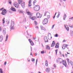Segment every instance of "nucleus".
Returning a JSON list of instances; mask_svg holds the SVG:
<instances>
[{
    "instance_id": "nucleus-1",
    "label": "nucleus",
    "mask_w": 73,
    "mask_h": 73,
    "mask_svg": "<svg viewBox=\"0 0 73 73\" xmlns=\"http://www.w3.org/2000/svg\"><path fill=\"white\" fill-rule=\"evenodd\" d=\"M34 10L36 11H38L40 9V6L38 5H35V7H34Z\"/></svg>"
},
{
    "instance_id": "nucleus-2",
    "label": "nucleus",
    "mask_w": 73,
    "mask_h": 73,
    "mask_svg": "<svg viewBox=\"0 0 73 73\" xmlns=\"http://www.w3.org/2000/svg\"><path fill=\"white\" fill-rule=\"evenodd\" d=\"M14 25H15V23L13 21L11 23V26L10 27V31L11 30H13L14 29Z\"/></svg>"
},
{
    "instance_id": "nucleus-3",
    "label": "nucleus",
    "mask_w": 73,
    "mask_h": 73,
    "mask_svg": "<svg viewBox=\"0 0 73 73\" xmlns=\"http://www.w3.org/2000/svg\"><path fill=\"white\" fill-rule=\"evenodd\" d=\"M48 23V19L47 18H45L44 19L43 22V24L45 25V24H46L47 23Z\"/></svg>"
},
{
    "instance_id": "nucleus-4",
    "label": "nucleus",
    "mask_w": 73,
    "mask_h": 73,
    "mask_svg": "<svg viewBox=\"0 0 73 73\" xmlns=\"http://www.w3.org/2000/svg\"><path fill=\"white\" fill-rule=\"evenodd\" d=\"M36 15L37 18H39V19H40L42 16V14H40V13L38 12L36 13Z\"/></svg>"
},
{
    "instance_id": "nucleus-5",
    "label": "nucleus",
    "mask_w": 73,
    "mask_h": 73,
    "mask_svg": "<svg viewBox=\"0 0 73 73\" xmlns=\"http://www.w3.org/2000/svg\"><path fill=\"white\" fill-rule=\"evenodd\" d=\"M7 13V11L5 9H4L2 11V12L1 13L2 15H5Z\"/></svg>"
},
{
    "instance_id": "nucleus-6",
    "label": "nucleus",
    "mask_w": 73,
    "mask_h": 73,
    "mask_svg": "<svg viewBox=\"0 0 73 73\" xmlns=\"http://www.w3.org/2000/svg\"><path fill=\"white\" fill-rule=\"evenodd\" d=\"M44 40L45 42H48V40L47 39V37L45 36L44 37Z\"/></svg>"
},
{
    "instance_id": "nucleus-7",
    "label": "nucleus",
    "mask_w": 73,
    "mask_h": 73,
    "mask_svg": "<svg viewBox=\"0 0 73 73\" xmlns=\"http://www.w3.org/2000/svg\"><path fill=\"white\" fill-rule=\"evenodd\" d=\"M29 42H30V43L31 45L33 46V45H34V43H33V41H32V40L31 39H29Z\"/></svg>"
},
{
    "instance_id": "nucleus-8",
    "label": "nucleus",
    "mask_w": 73,
    "mask_h": 73,
    "mask_svg": "<svg viewBox=\"0 0 73 73\" xmlns=\"http://www.w3.org/2000/svg\"><path fill=\"white\" fill-rule=\"evenodd\" d=\"M21 5L23 8H25V2H24L23 3H21Z\"/></svg>"
},
{
    "instance_id": "nucleus-9",
    "label": "nucleus",
    "mask_w": 73,
    "mask_h": 73,
    "mask_svg": "<svg viewBox=\"0 0 73 73\" xmlns=\"http://www.w3.org/2000/svg\"><path fill=\"white\" fill-rule=\"evenodd\" d=\"M55 44H56V43L54 41H53L52 44L51 45V47H53L54 46V45Z\"/></svg>"
},
{
    "instance_id": "nucleus-10",
    "label": "nucleus",
    "mask_w": 73,
    "mask_h": 73,
    "mask_svg": "<svg viewBox=\"0 0 73 73\" xmlns=\"http://www.w3.org/2000/svg\"><path fill=\"white\" fill-rule=\"evenodd\" d=\"M11 10L13 11L14 12H16V10L15 8L13 7H12L11 8Z\"/></svg>"
},
{
    "instance_id": "nucleus-11",
    "label": "nucleus",
    "mask_w": 73,
    "mask_h": 73,
    "mask_svg": "<svg viewBox=\"0 0 73 73\" xmlns=\"http://www.w3.org/2000/svg\"><path fill=\"white\" fill-rule=\"evenodd\" d=\"M3 34H4V35H5V34H6V28H4L3 29Z\"/></svg>"
},
{
    "instance_id": "nucleus-12",
    "label": "nucleus",
    "mask_w": 73,
    "mask_h": 73,
    "mask_svg": "<svg viewBox=\"0 0 73 73\" xmlns=\"http://www.w3.org/2000/svg\"><path fill=\"white\" fill-rule=\"evenodd\" d=\"M56 62L57 63L58 62H60V61H61V58H58L56 60Z\"/></svg>"
},
{
    "instance_id": "nucleus-13",
    "label": "nucleus",
    "mask_w": 73,
    "mask_h": 73,
    "mask_svg": "<svg viewBox=\"0 0 73 73\" xmlns=\"http://www.w3.org/2000/svg\"><path fill=\"white\" fill-rule=\"evenodd\" d=\"M55 48H59V43L57 42L56 44V45L55 46Z\"/></svg>"
},
{
    "instance_id": "nucleus-14",
    "label": "nucleus",
    "mask_w": 73,
    "mask_h": 73,
    "mask_svg": "<svg viewBox=\"0 0 73 73\" xmlns=\"http://www.w3.org/2000/svg\"><path fill=\"white\" fill-rule=\"evenodd\" d=\"M3 40V36L2 35L0 36V42H1Z\"/></svg>"
},
{
    "instance_id": "nucleus-15",
    "label": "nucleus",
    "mask_w": 73,
    "mask_h": 73,
    "mask_svg": "<svg viewBox=\"0 0 73 73\" xmlns=\"http://www.w3.org/2000/svg\"><path fill=\"white\" fill-rule=\"evenodd\" d=\"M14 5L15 7L17 8H18L19 7V4L17 3V4H14Z\"/></svg>"
},
{
    "instance_id": "nucleus-16",
    "label": "nucleus",
    "mask_w": 73,
    "mask_h": 73,
    "mask_svg": "<svg viewBox=\"0 0 73 73\" xmlns=\"http://www.w3.org/2000/svg\"><path fill=\"white\" fill-rule=\"evenodd\" d=\"M46 72H50V68H47L46 70Z\"/></svg>"
},
{
    "instance_id": "nucleus-17",
    "label": "nucleus",
    "mask_w": 73,
    "mask_h": 73,
    "mask_svg": "<svg viewBox=\"0 0 73 73\" xmlns=\"http://www.w3.org/2000/svg\"><path fill=\"white\" fill-rule=\"evenodd\" d=\"M46 49H48V50H50V47L48 45H46Z\"/></svg>"
},
{
    "instance_id": "nucleus-18",
    "label": "nucleus",
    "mask_w": 73,
    "mask_h": 73,
    "mask_svg": "<svg viewBox=\"0 0 73 73\" xmlns=\"http://www.w3.org/2000/svg\"><path fill=\"white\" fill-rule=\"evenodd\" d=\"M37 18L36 17H33L31 18V19H32V20H36V19Z\"/></svg>"
},
{
    "instance_id": "nucleus-19",
    "label": "nucleus",
    "mask_w": 73,
    "mask_h": 73,
    "mask_svg": "<svg viewBox=\"0 0 73 73\" xmlns=\"http://www.w3.org/2000/svg\"><path fill=\"white\" fill-rule=\"evenodd\" d=\"M32 1L31 0H29V5H28V6L29 7H31V6H32V5H30V4H31V1Z\"/></svg>"
},
{
    "instance_id": "nucleus-20",
    "label": "nucleus",
    "mask_w": 73,
    "mask_h": 73,
    "mask_svg": "<svg viewBox=\"0 0 73 73\" xmlns=\"http://www.w3.org/2000/svg\"><path fill=\"white\" fill-rule=\"evenodd\" d=\"M45 66H48V61H47V60H46L45 62Z\"/></svg>"
},
{
    "instance_id": "nucleus-21",
    "label": "nucleus",
    "mask_w": 73,
    "mask_h": 73,
    "mask_svg": "<svg viewBox=\"0 0 73 73\" xmlns=\"http://www.w3.org/2000/svg\"><path fill=\"white\" fill-rule=\"evenodd\" d=\"M66 17V14H64V16H63V20H65Z\"/></svg>"
},
{
    "instance_id": "nucleus-22",
    "label": "nucleus",
    "mask_w": 73,
    "mask_h": 73,
    "mask_svg": "<svg viewBox=\"0 0 73 73\" xmlns=\"http://www.w3.org/2000/svg\"><path fill=\"white\" fill-rule=\"evenodd\" d=\"M18 3L19 4H20V3H22V2H23V1H22V0H18Z\"/></svg>"
},
{
    "instance_id": "nucleus-23",
    "label": "nucleus",
    "mask_w": 73,
    "mask_h": 73,
    "mask_svg": "<svg viewBox=\"0 0 73 73\" xmlns=\"http://www.w3.org/2000/svg\"><path fill=\"white\" fill-rule=\"evenodd\" d=\"M60 14H61V13H60V12H58V14L56 16V17H57V18H58V17H60Z\"/></svg>"
},
{
    "instance_id": "nucleus-24",
    "label": "nucleus",
    "mask_w": 73,
    "mask_h": 73,
    "mask_svg": "<svg viewBox=\"0 0 73 73\" xmlns=\"http://www.w3.org/2000/svg\"><path fill=\"white\" fill-rule=\"evenodd\" d=\"M8 35L7 34L6 36V40H5V41H7V39H8Z\"/></svg>"
},
{
    "instance_id": "nucleus-25",
    "label": "nucleus",
    "mask_w": 73,
    "mask_h": 73,
    "mask_svg": "<svg viewBox=\"0 0 73 73\" xmlns=\"http://www.w3.org/2000/svg\"><path fill=\"white\" fill-rule=\"evenodd\" d=\"M3 21V24H4L5 23V18H4L2 20Z\"/></svg>"
},
{
    "instance_id": "nucleus-26",
    "label": "nucleus",
    "mask_w": 73,
    "mask_h": 73,
    "mask_svg": "<svg viewBox=\"0 0 73 73\" xmlns=\"http://www.w3.org/2000/svg\"><path fill=\"white\" fill-rule=\"evenodd\" d=\"M8 2L9 4H11L12 2L11 1V0H8Z\"/></svg>"
},
{
    "instance_id": "nucleus-27",
    "label": "nucleus",
    "mask_w": 73,
    "mask_h": 73,
    "mask_svg": "<svg viewBox=\"0 0 73 73\" xmlns=\"http://www.w3.org/2000/svg\"><path fill=\"white\" fill-rule=\"evenodd\" d=\"M26 18H25L23 19V22H25V23H26Z\"/></svg>"
},
{
    "instance_id": "nucleus-28",
    "label": "nucleus",
    "mask_w": 73,
    "mask_h": 73,
    "mask_svg": "<svg viewBox=\"0 0 73 73\" xmlns=\"http://www.w3.org/2000/svg\"><path fill=\"white\" fill-rule=\"evenodd\" d=\"M48 13V12L45 11V13H44V16H46V14Z\"/></svg>"
},
{
    "instance_id": "nucleus-29",
    "label": "nucleus",
    "mask_w": 73,
    "mask_h": 73,
    "mask_svg": "<svg viewBox=\"0 0 73 73\" xmlns=\"http://www.w3.org/2000/svg\"><path fill=\"white\" fill-rule=\"evenodd\" d=\"M0 73H3V71L1 68H0Z\"/></svg>"
},
{
    "instance_id": "nucleus-30",
    "label": "nucleus",
    "mask_w": 73,
    "mask_h": 73,
    "mask_svg": "<svg viewBox=\"0 0 73 73\" xmlns=\"http://www.w3.org/2000/svg\"><path fill=\"white\" fill-rule=\"evenodd\" d=\"M34 22H35V25H36H36H37V22H36V21H35Z\"/></svg>"
},
{
    "instance_id": "nucleus-31",
    "label": "nucleus",
    "mask_w": 73,
    "mask_h": 73,
    "mask_svg": "<svg viewBox=\"0 0 73 73\" xmlns=\"http://www.w3.org/2000/svg\"><path fill=\"white\" fill-rule=\"evenodd\" d=\"M62 62L63 63H64H64H65V64H66V60H64H64H63V61H62Z\"/></svg>"
},
{
    "instance_id": "nucleus-32",
    "label": "nucleus",
    "mask_w": 73,
    "mask_h": 73,
    "mask_svg": "<svg viewBox=\"0 0 73 73\" xmlns=\"http://www.w3.org/2000/svg\"><path fill=\"white\" fill-rule=\"evenodd\" d=\"M32 17H32V14L30 15V19H31Z\"/></svg>"
},
{
    "instance_id": "nucleus-33",
    "label": "nucleus",
    "mask_w": 73,
    "mask_h": 73,
    "mask_svg": "<svg viewBox=\"0 0 73 73\" xmlns=\"http://www.w3.org/2000/svg\"><path fill=\"white\" fill-rule=\"evenodd\" d=\"M35 58H32L31 61H33H33H35Z\"/></svg>"
},
{
    "instance_id": "nucleus-34",
    "label": "nucleus",
    "mask_w": 73,
    "mask_h": 73,
    "mask_svg": "<svg viewBox=\"0 0 73 73\" xmlns=\"http://www.w3.org/2000/svg\"><path fill=\"white\" fill-rule=\"evenodd\" d=\"M69 20H72L73 21V17L69 18Z\"/></svg>"
},
{
    "instance_id": "nucleus-35",
    "label": "nucleus",
    "mask_w": 73,
    "mask_h": 73,
    "mask_svg": "<svg viewBox=\"0 0 73 73\" xmlns=\"http://www.w3.org/2000/svg\"><path fill=\"white\" fill-rule=\"evenodd\" d=\"M50 16L49 15H47V19H50Z\"/></svg>"
},
{
    "instance_id": "nucleus-36",
    "label": "nucleus",
    "mask_w": 73,
    "mask_h": 73,
    "mask_svg": "<svg viewBox=\"0 0 73 73\" xmlns=\"http://www.w3.org/2000/svg\"><path fill=\"white\" fill-rule=\"evenodd\" d=\"M41 30H43V31H46V29H45V28H44L43 29H41Z\"/></svg>"
},
{
    "instance_id": "nucleus-37",
    "label": "nucleus",
    "mask_w": 73,
    "mask_h": 73,
    "mask_svg": "<svg viewBox=\"0 0 73 73\" xmlns=\"http://www.w3.org/2000/svg\"><path fill=\"white\" fill-rule=\"evenodd\" d=\"M38 61V59H37L36 60V66L37 65V61Z\"/></svg>"
},
{
    "instance_id": "nucleus-38",
    "label": "nucleus",
    "mask_w": 73,
    "mask_h": 73,
    "mask_svg": "<svg viewBox=\"0 0 73 73\" xmlns=\"http://www.w3.org/2000/svg\"><path fill=\"white\" fill-rule=\"evenodd\" d=\"M27 13H28V15H31V12H27Z\"/></svg>"
},
{
    "instance_id": "nucleus-39",
    "label": "nucleus",
    "mask_w": 73,
    "mask_h": 73,
    "mask_svg": "<svg viewBox=\"0 0 73 73\" xmlns=\"http://www.w3.org/2000/svg\"><path fill=\"white\" fill-rule=\"evenodd\" d=\"M70 64L71 65H72L73 64V62L72 61H70Z\"/></svg>"
},
{
    "instance_id": "nucleus-40",
    "label": "nucleus",
    "mask_w": 73,
    "mask_h": 73,
    "mask_svg": "<svg viewBox=\"0 0 73 73\" xmlns=\"http://www.w3.org/2000/svg\"><path fill=\"white\" fill-rule=\"evenodd\" d=\"M66 30L68 31H69V28L68 27H66Z\"/></svg>"
},
{
    "instance_id": "nucleus-41",
    "label": "nucleus",
    "mask_w": 73,
    "mask_h": 73,
    "mask_svg": "<svg viewBox=\"0 0 73 73\" xmlns=\"http://www.w3.org/2000/svg\"><path fill=\"white\" fill-rule=\"evenodd\" d=\"M62 64H63V65L65 66V67H66V64H64V63H63Z\"/></svg>"
},
{
    "instance_id": "nucleus-42",
    "label": "nucleus",
    "mask_w": 73,
    "mask_h": 73,
    "mask_svg": "<svg viewBox=\"0 0 73 73\" xmlns=\"http://www.w3.org/2000/svg\"><path fill=\"white\" fill-rule=\"evenodd\" d=\"M58 50V49H57L56 50H55V52H56V55H57V51Z\"/></svg>"
},
{
    "instance_id": "nucleus-43",
    "label": "nucleus",
    "mask_w": 73,
    "mask_h": 73,
    "mask_svg": "<svg viewBox=\"0 0 73 73\" xmlns=\"http://www.w3.org/2000/svg\"><path fill=\"white\" fill-rule=\"evenodd\" d=\"M55 37H58V34H55Z\"/></svg>"
},
{
    "instance_id": "nucleus-44",
    "label": "nucleus",
    "mask_w": 73,
    "mask_h": 73,
    "mask_svg": "<svg viewBox=\"0 0 73 73\" xmlns=\"http://www.w3.org/2000/svg\"><path fill=\"white\" fill-rule=\"evenodd\" d=\"M41 54H43V53H44V51H41Z\"/></svg>"
},
{
    "instance_id": "nucleus-45",
    "label": "nucleus",
    "mask_w": 73,
    "mask_h": 73,
    "mask_svg": "<svg viewBox=\"0 0 73 73\" xmlns=\"http://www.w3.org/2000/svg\"><path fill=\"white\" fill-rule=\"evenodd\" d=\"M36 2H37V1L36 0H34L33 1V3H36Z\"/></svg>"
},
{
    "instance_id": "nucleus-46",
    "label": "nucleus",
    "mask_w": 73,
    "mask_h": 73,
    "mask_svg": "<svg viewBox=\"0 0 73 73\" xmlns=\"http://www.w3.org/2000/svg\"><path fill=\"white\" fill-rule=\"evenodd\" d=\"M71 36H73V33H71Z\"/></svg>"
},
{
    "instance_id": "nucleus-47",
    "label": "nucleus",
    "mask_w": 73,
    "mask_h": 73,
    "mask_svg": "<svg viewBox=\"0 0 73 73\" xmlns=\"http://www.w3.org/2000/svg\"><path fill=\"white\" fill-rule=\"evenodd\" d=\"M19 12L20 13H23V11H20Z\"/></svg>"
},
{
    "instance_id": "nucleus-48",
    "label": "nucleus",
    "mask_w": 73,
    "mask_h": 73,
    "mask_svg": "<svg viewBox=\"0 0 73 73\" xmlns=\"http://www.w3.org/2000/svg\"><path fill=\"white\" fill-rule=\"evenodd\" d=\"M59 54L60 56H62V54H61V52H59Z\"/></svg>"
},
{
    "instance_id": "nucleus-49",
    "label": "nucleus",
    "mask_w": 73,
    "mask_h": 73,
    "mask_svg": "<svg viewBox=\"0 0 73 73\" xmlns=\"http://www.w3.org/2000/svg\"><path fill=\"white\" fill-rule=\"evenodd\" d=\"M54 25H55V24H54L52 26V29H53V28H54Z\"/></svg>"
},
{
    "instance_id": "nucleus-50",
    "label": "nucleus",
    "mask_w": 73,
    "mask_h": 73,
    "mask_svg": "<svg viewBox=\"0 0 73 73\" xmlns=\"http://www.w3.org/2000/svg\"><path fill=\"white\" fill-rule=\"evenodd\" d=\"M3 9H4L3 7L2 8L0 9V11H2Z\"/></svg>"
},
{
    "instance_id": "nucleus-51",
    "label": "nucleus",
    "mask_w": 73,
    "mask_h": 73,
    "mask_svg": "<svg viewBox=\"0 0 73 73\" xmlns=\"http://www.w3.org/2000/svg\"><path fill=\"white\" fill-rule=\"evenodd\" d=\"M4 65H6V64H7V62H4Z\"/></svg>"
},
{
    "instance_id": "nucleus-52",
    "label": "nucleus",
    "mask_w": 73,
    "mask_h": 73,
    "mask_svg": "<svg viewBox=\"0 0 73 73\" xmlns=\"http://www.w3.org/2000/svg\"><path fill=\"white\" fill-rule=\"evenodd\" d=\"M54 68H56V64H54Z\"/></svg>"
},
{
    "instance_id": "nucleus-53",
    "label": "nucleus",
    "mask_w": 73,
    "mask_h": 73,
    "mask_svg": "<svg viewBox=\"0 0 73 73\" xmlns=\"http://www.w3.org/2000/svg\"><path fill=\"white\" fill-rule=\"evenodd\" d=\"M67 46H68V45L66 44V46H64V48H65V47H66V48H67Z\"/></svg>"
},
{
    "instance_id": "nucleus-54",
    "label": "nucleus",
    "mask_w": 73,
    "mask_h": 73,
    "mask_svg": "<svg viewBox=\"0 0 73 73\" xmlns=\"http://www.w3.org/2000/svg\"><path fill=\"white\" fill-rule=\"evenodd\" d=\"M55 17H56V16H55L54 15V16L53 17V19H55Z\"/></svg>"
},
{
    "instance_id": "nucleus-55",
    "label": "nucleus",
    "mask_w": 73,
    "mask_h": 73,
    "mask_svg": "<svg viewBox=\"0 0 73 73\" xmlns=\"http://www.w3.org/2000/svg\"><path fill=\"white\" fill-rule=\"evenodd\" d=\"M65 56H66V57H68V55H67V54H65Z\"/></svg>"
},
{
    "instance_id": "nucleus-56",
    "label": "nucleus",
    "mask_w": 73,
    "mask_h": 73,
    "mask_svg": "<svg viewBox=\"0 0 73 73\" xmlns=\"http://www.w3.org/2000/svg\"><path fill=\"white\" fill-rule=\"evenodd\" d=\"M67 60L68 61V62H69V59L68 58H67Z\"/></svg>"
},
{
    "instance_id": "nucleus-57",
    "label": "nucleus",
    "mask_w": 73,
    "mask_h": 73,
    "mask_svg": "<svg viewBox=\"0 0 73 73\" xmlns=\"http://www.w3.org/2000/svg\"><path fill=\"white\" fill-rule=\"evenodd\" d=\"M33 38L34 40H35V39H36V37H33Z\"/></svg>"
},
{
    "instance_id": "nucleus-58",
    "label": "nucleus",
    "mask_w": 73,
    "mask_h": 73,
    "mask_svg": "<svg viewBox=\"0 0 73 73\" xmlns=\"http://www.w3.org/2000/svg\"><path fill=\"white\" fill-rule=\"evenodd\" d=\"M40 27L41 29H42V28H44V27L42 26H40Z\"/></svg>"
},
{
    "instance_id": "nucleus-59",
    "label": "nucleus",
    "mask_w": 73,
    "mask_h": 73,
    "mask_svg": "<svg viewBox=\"0 0 73 73\" xmlns=\"http://www.w3.org/2000/svg\"><path fill=\"white\" fill-rule=\"evenodd\" d=\"M35 28H37V29H38V26H36L35 27Z\"/></svg>"
},
{
    "instance_id": "nucleus-60",
    "label": "nucleus",
    "mask_w": 73,
    "mask_h": 73,
    "mask_svg": "<svg viewBox=\"0 0 73 73\" xmlns=\"http://www.w3.org/2000/svg\"><path fill=\"white\" fill-rule=\"evenodd\" d=\"M37 53H36L35 54V56H37Z\"/></svg>"
},
{
    "instance_id": "nucleus-61",
    "label": "nucleus",
    "mask_w": 73,
    "mask_h": 73,
    "mask_svg": "<svg viewBox=\"0 0 73 73\" xmlns=\"http://www.w3.org/2000/svg\"><path fill=\"white\" fill-rule=\"evenodd\" d=\"M56 14H57V12H56L55 14V15H54V16H56Z\"/></svg>"
},
{
    "instance_id": "nucleus-62",
    "label": "nucleus",
    "mask_w": 73,
    "mask_h": 73,
    "mask_svg": "<svg viewBox=\"0 0 73 73\" xmlns=\"http://www.w3.org/2000/svg\"><path fill=\"white\" fill-rule=\"evenodd\" d=\"M27 60L29 62L30 61V60L29 59V58L27 59Z\"/></svg>"
},
{
    "instance_id": "nucleus-63",
    "label": "nucleus",
    "mask_w": 73,
    "mask_h": 73,
    "mask_svg": "<svg viewBox=\"0 0 73 73\" xmlns=\"http://www.w3.org/2000/svg\"><path fill=\"white\" fill-rule=\"evenodd\" d=\"M70 27H71V28H73V26H70Z\"/></svg>"
},
{
    "instance_id": "nucleus-64",
    "label": "nucleus",
    "mask_w": 73,
    "mask_h": 73,
    "mask_svg": "<svg viewBox=\"0 0 73 73\" xmlns=\"http://www.w3.org/2000/svg\"><path fill=\"white\" fill-rule=\"evenodd\" d=\"M31 52H32V47H31Z\"/></svg>"
}]
</instances>
